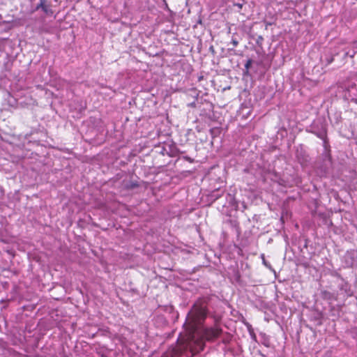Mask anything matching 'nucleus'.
Instances as JSON below:
<instances>
[{
	"label": "nucleus",
	"instance_id": "f257e3e1",
	"mask_svg": "<svg viewBox=\"0 0 357 357\" xmlns=\"http://www.w3.org/2000/svg\"><path fill=\"white\" fill-rule=\"evenodd\" d=\"M207 314L206 303L203 300L197 301L188 312L184 324L188 335H220L221 329L216 321L213 326L204 325Z\"/></svg>",
	"mask_w": 357,
	"mask_h": 357
},
{
	"label": "nucleus",
	"instance_id": "f03ea898",
	"mask_svg": "<svg viewBox=\"0 0 357 357\" xmlns=\"http://www.w3.org/2000/svg\"><path fill=\"white\" fill-rule=\"evenodd\" d=\"M309 131L322 139L324 147H326L328 142L327 138V123L325 119H317L314 121L310 126Z\"/></svg>",
	"mask_w": 357,
	"mask_h": 357
},
{
	"label": "nucleus",
	"instance_id": "7ed1b4c3",
	"mask_svg": "<svg viewBox=\"0 0 357 357\" xmlns=\"http://www.w3.org/2000/svg\"><path fill=\"white\" fill-rule=\"evenodd\" d=\"M56 3L57 0H39V2L37 3L34 11L40 10L46 16L51 17L54 13V8L56 6L54 3Z\"/></svg>",
	"mask_w": 357,
	"mask_h": 357
},
{
	"label": "nucleus",
	"instance_id": "20e7f679",
	"mask_svg": "<svg viewBox=\"0 0 357 357\" xmlns=\"http://www.w3.org/2000/svg\"><path fill=\"white\" fill-rule=\"evenodd\" d=\"M337 278L340 280V282L338 284L339 289L343 291L347 297L351 296L353 291L351 289V285L340 275H337Z\"/></svg>",
	"mask_w": 357,
	"mask_h": 357
},
{
	"label": "nucleus",
	"instance_id": "39448f33",
	"mask_svg": "<svg viewBox=\"0 0 357 357\" xmlns=\"http://www.w3.org/2000/svg\"><path fill=\"white\" fill-rule=\"evenodd\" d=\"M345 264L347 266H354L357 264V252L355 250H352L351 252H348L345 256Z\"/></svg>",
	"mask_w": 357,
	"mask_h": 357
},
{
	"label": "nucleus",
	"instance_id": "423d86ee",
	"mask_svg": "<svg viewBox=\"0 0 357 357\" xmlns=\"http://www.w3.org/2000/svg\"><path fill=\"white\" fill-rule=\"evenodd\" d=\"M340 307L339 306H331L329 316L333 319L337 318L340 316Z\"/></svg>",
	"mask_w": 357,
	"mask_h": 357
},
{
	"label": "nucleus",
	"instance_id": "0eeeda50",
	"mask_svg": "<svg viewBox=\"0 0 357 357\" xmlns=\"http://www.w3.org/2000/svg\"><path fill=\"white\" fill-rule=\"evenodd\" d=\"M139 186V183L137 181H130L129 182L126 183L125 185V188L127 190H133Z\"/></svg>",
	"mask_w": 357,
	"mask_h": 357
},
{
	"label": "nucleus",
	"instance_id": "6e6552de",
	"mask_svg": "<svg viewBox=\"0 0 357 357\" xmlns=\"http://www.w3.org/2000/svg\"><path fill=\"white\" fill-rule=\"evenodd\" d=\"M356 54V51L354 50H349L347 49L343 50V56L344 57L350 56L354 57Z\"/></svg>",
	"mask_w": 357,
	"mask_h": 357
},
{
	"label": "nucleus",
	"instance_id": "1a4fd4ad",
	"mask_svg": "<svg viewBox=\"0 0 357 357\" xmlns=\"http://www.w3.org/2000/svg\"><path fill=\"white\" fill-rule=\"evenodd\" d=\"M335 125H338L342 121V116L340 113H335L333 116V119L331 120Z\"/></svg>",
	"mask_w": 357,
	"mask_h": 357
},
{
	"label": "nucleus",
	"instance_id": "9d476101",
	"mask_svg": "<svg viewBox=\"0 0 357 357\" xmlns=\"http://www.w3.org/2000/svg\"><path fill=\"white\" fill-rule=\"evenodd\" d=\"M222 196V194L219 192L218 190L213 191L211 195V198L213 199V201L218 199Z\"/></svg>",
	"mask_w": 357,
	"mask_h": 357
},
{
	"label": "nucleus",
	"instance_id": "9b49d317",
	"mask_svg": "<svg viewBox=\"0 0 357 357\" xmlns=\"http://www.w3.org/2000/svg\"><path fill=\"white\" fill-rule=\"evenodd\" d=\"M322 294H323V296H324V298L330 299V298H331L333 296V294H331V292L327 291H323Z\"/></svg>",
	"mask_w": 357,
	"mask_h": 357
},
{
	"label": "nucleus",
	"instance_id": "f8f14e48",
	"mask_svg": "<svg viewBox=\"0 0 357 357\" xmlns=\"http://www.w3.org/2000/svg\"><path fill=\"white\" fill-rule=\"evenodd\" d=\"M326 63L331 64L334 60V56L333 55L327 56L326 57Z\"/></svg>",
	"mask_w": 357,
	"mask_h": 357
},
{
	"label": "nucleus",
	"instance_id": "ddd939ff",
	"mask_svg": "<svg viewBox=\"0 0 357 357\" xmlns=\"http://www.w3.org/2000/svg\"><path fill=\"white\" fill-rule=\"evenodd\" d=\"M231 43L234 45V47H236L238 45V41L236 38H233L231 39Z\"/></svg>",
	"mask_w": 357,
	"mask_h": 357
},
{
	"label": "nucleus",
	"instance_id": "4468645a",
	"mask_svg": "<svg viewBox=\"0 0 357 357\" xmlns=\"http://www.w3.org/2000/svg\"><path fill=\"white\" fill-rule=\"evenodd\" d=\"M252 64V60L251 59H248L246 62V63L245 64V68L248 70L250 68V66Z\"/></svg>",
	"mask_w": 357,
	"mask_h": 357
},
{
	"label": "nucleus",
	"instance_id": "2eb2a0df",
	"mask_svg": "<svg viewBox=\"0 0 357 357\" xmlns=\"http://www.w3.org/2000/svg\"><path fill=\"white\" fill-rule=\"evenodd\" d=\"M183 158L185 160L188 161L189 162H191V163L194 162V160L192 158H191L190 157L187 156V155L183 156Z\"/></svg>",
	"mask_w": 357,
	"mask_h": 357
},
{
	"label": "nucleus",
	"instance_id": "dca6fc26",
	"mask_svg": "<svg viewBox=\"0 0 357 357\" xmlns=\"http://www.w3.org/2000/svg\"><path fill=\"white\" fill-rule=\"evenodd\" d=\"M235 6H237L238 8H242L243 4L242 3H236L234 4Z\"/></svg>",
	"mask_w": 357,
	"mask_h": 357
},
{
	"label": "nucleus",
	"instance_id": "f3484780",
	"mask_svg": "<svg viewBox=\"0 0 357 357\" xmlns=\"http://www.w3.org/2000/svg\"><path fill=\"white\" fill-rule=\"evenodd\" d=\"M272 24H273L272 22H266V29H267L268 26H271Z\"/></svg>",
	"mask_w": 357,
	"mask_h": 357
},
{
	"label": "nucleus",
	"instance_id": "a211bd4d",
	"mask_svg": "<svg viewBox=\"0 0 357 357\" xmlns=\"http://www.w3.org/2000/svg\"><path fill=\"white\" fill-rule=\"evenodd\" d=\"M208 338H207L208 340H212L213 339V337H215V336H213V335H211V336H208Z\"/></svg>",
	"mask_w": 357,
	"mask_h": 357
},
{
	"label": "nucleus",
	"instance_id": "6ab92c4d",
	"mask_svg": "<svg viewBox=\"0 0 357 357\" xmlns=\"http://www.w3.org/2000/svg\"><path fill=\"white\" fill-rule=\"evenodd\" d=\"M187 337H188V340H192V339H193V337H195V336H194V335H192V336H187Z\"/></svg>",
	"mask_w": 357,
	"mask_h": 357
},
{
	"label": "nucleus",
	"instance_id": "aec40b11",
	"mask_svg": "<svg viewBox=\"0 0 357 357\" xmlns=\"http://www.w3.org/2000/svg\"><path fill=\"white\" fill-rule=\"evenodd\" d=\"M123 339H125L123 336H121L120 338H119V341H121L122 343L123 342Z\"/></svg>",
	"mask_w": 357,
	"mask_h": 357
},
{
	"label": "nucleus",
	"instance_id": "412c9836",
	"mask_svg": "<svg viewBox=\"0 0 357 357\" xmlns=\"http://www.w3.org/2000/svg\"><path fill=\"white\" fill-rule=\"evenodd\" d=\"M258 40H263V38H262V36H259Z\"/></svg>",
	"mask_w": 357,
	"mask_h": 357
},
{
	"label": "nucleus",
	"instance_id": "4be33fe9",
	"mask_svg": "<svg viewBox=\"0 0 357 357\" xmlns=\"http://www.w3.org/2000/svg\"><path fill=\"white\" fill-rule=\"evenodd\" d=\"M252 337L255 340H256V341H257V339H256L257 336L253 335V336H252Z\"/></svg>",
	"mask_w": 357,
	"mask_h": 357
},
{
	"label": "nucleus",
	"instance_id": "5701e85b",
	"mask_svg": "<svg viewBox=\"0 0 357 357\" xmlns=\"http://www.w3.org/2000/svg\"><path fill=\"white\" fill-rule=\"evenodd\" d=\"M181 337V336H179V337H178V338L177 339V342H178V341L180 340V337Z\"/></svg>",
	"mask_w": 357,
	"mask_h": 357
}]
</instances>
